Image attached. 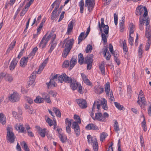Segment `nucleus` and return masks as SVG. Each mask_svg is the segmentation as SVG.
Segmentation results:
<instances>
[{
	"instance_id": "f257e3e1",
	"label": "nucleus",
	"mask_w": 151,
	"mask_h": 151,
	"mask_svg": "<svg viewBox=\"0 0 151 151\" xmlns=\"http://www.w3.org/2000/svg\"><path fill=\"white\" fill-rule=\"evenodd\" d=\"M90 116L94 120L104 122L106 121V119L109 117V114L106 112H104L103 115L100 112L96 113H95V115L93 113H91Z\"/></svg>"
},
{
	"instance_id": "f03ea898",
	"label": "nucleus",
	"mask_w": 151,
	"mask_h": 151,
	"mask_svg": "<svg viewBox=\"0 0 151 151\" xmlns=\"http://www.w3.org/2000/svg\"><path fill=\"white\" fill-rule=\"evenodd\" d=\"M143 12H144L142 17H146L147 15V10L145 6H140L137 7L136 11V14L137 15H141Z\"/></svg>"
},
{
	"instance_id": "7ed1b4c3",
	"label": "nucleus",
	"mask_w": 151,
	"mask_h": 151,
	"mask_svg": "<svg viewBox=\"0 0 151 151\" xmlns=\"http://www.w3.org/2000/svg\"><path fill=\"white\" fill-rule=\"evenodd\" d=\"M7 139L9 142H13L14 141V136L12 132V128L11 127H7Z\"/></svg>"
},
{
	"instance_id": "20e7f679",
	"label": "nucleus",
	"mask_w": 151,
	"mask_h": 151,
	"mask_svg": "<svg viewBox=\"0 0 151 151\" xmlns=\"http://www.w3.org/2000/svg\"><path fill=\"white\" fill-rule=\"evenodd\" d=\"M93 55H90L85 58L84 63L87 64V68L88 70H90L92 66Z\"/></svg>"
},
{
	"instance_id": "39448f33",
	"label": "nucleus",
	"mask_w": 151,
	"mask_h": 151,
	"mask_svg": "<svg viewBox=\"0 0 151 151\" xmlns=\"http://www.w3.org/2000/svg\"><path fill=\"white\" fill-rule=\"evenodd\" d=\"M74 43V40L73 39H66L63 41V45H65V48L67 50H70L73 47Z\"/></svg>"
},
{
	"instance_id": "423d86ee",
	"label": "nucleus",
	"mask_w": 151,
	"mask_h": 151,
	"mask_svg": "<svg viewBox=\"0 0 151 151\" xmlns=\"http://www.w3.org/2000/svg\"><path fill=\"white\" fill-rule=\"evenodd\" d=\"M85 6H88L89 12H92L95 5V0H85Z\"/></svg>"
},
{
	"instance_id": "0eeeda50",
	"label": "nucleus",
	"mask_w": 151,
	"mask_h": 151,
	"mask_svg": "<svg viewBox=\"0 0 151 151\" xmlns=\"http://www.w3.org/2000/svg\"><path fill=\"white\" fill-rule=\"evenodd\" d=\"M58 76V75H56L54 76L50 79L49 82L46 83V84L47 88H52L56 86L57 84L55 82V80L57 79Z\"/></svg>"
},
{
	"instance_id": "6e6552de",
	"label": "nucleus",
	"mask_w": 151,
	"mask_h": 151,
	"mask_svg": "<svg viewBox=\"0 0 151 151\" xmlns=\"http://www.w3.org/2000/svg\"><path fill=\"white\" fill-rule=\"evenodd\" d=\"M138 98V100L137 101V103L142 107V105L145 106L146 104L145 98L144 97L143 92L142 90L139 93Z\"/></svg>"
},
{
	"instance_id": "1a4fd4ad",
	"label": "nucleus",
	"mask_w": 151,
	"mask_h": 151,
	"mask_svg": "<svg viewBox=\"0 0 151 151\" xmlns=\"http://www.w3.org/2000/svg\"><path fill=\"white\" fill-rule=\"evenodd\" d=\"M150 19L147 17H143L142 18V17L140 16L139 18V27L141 30H142L144 28L143 26L144 24H145L146 25H148L149 23Z\"/></svg>"
},
{
	"instance_id": "9d476101",
	"label": "nucleus",
	"mask_w": 151,
	"mask_h": 151,
	"mask_svg": "<svg viewBox=\"0 0 151 151\" xmlns=\"http://www.w3.org/2000/svg\"><path fill=\"white\" fill-rule=\"evenodd\" d=\"M20 97L19 94L16 91L13 92L9 97V99L12 102H15L19 101Z\"/></svg>"
},
{
	"instance_id": "9b49d317",
	"label": "nucleus",
	"mask_w": 151,
	"mask_h": 151,
	"mask_svg": "<svg viewBox=\"0 0 151 151\" xmlns=\"http://www.w3.org/2000/svg\"><path fill=\"white\" fill-rule=\"evenodd\" d=\"M14 128L19 132L24 133H26V130H25L23 124L20 123H17L14 126Z\"/></svg>"
},
{
	"instance_id": "f8f14e48",
	"label": "nucleus",
	"mask_w": 151,
	"mask_h": 151,
	"mask_svg": "<svg viewBox=\"0 0 151 151\" xmlns=\"http://www.w3.org/2000/svg\"><path fill=\"white\" fill-rule=\"evenodd\" d=\"M76 102L79 107L81 109L86 108L87 106V104L84 99H79L76 100Z\"/></svg>"
},
{
	"instance_id": "ddd939ff",
	"label": "nucleus",
	"mask_w": 151,
	"mask_h": 151,
	"mask_svg": "<svg viewBox=\"0 0 151 151\" xmlns=\"http://www.w3.org/2000/svg\"><path fill=\"white\" fill-rule=\"evenodd\" d=\"M80 84V83L78 82L75 78H73V80H72V81L70 83V87L73 91H74L77 89L78 85Z\"/></svg>"
},
{
	"instance_id": "4468645a",
	"label": "nucleus",
	"mask_w": 151,
	"mask_h": 151,
	"mask_svg": "<svg viewBox=\"0 0 151 151\" xmlns=\"http://www.w3.org/2000/svg\"><path fill=\"white\" fill-rule=\"evenodd\" d=\"M13 116L16 119H18L19 121H22L23 119L22 116V112L21 109H19L18 111V113L14 111L12 112Z\"/></svg>"
},
{
	"instance_id": "2eb2a0df",
	"label": "nucleus",
	"mask_w": 151,
	"mask_h": 151,
	"mask_svg": "<svg viewBox=\"0 0 151 151\" xmlns=\"http://www.w3.org/2000/svg\"><path fill=\"white\" fill-rule=\"evenodd\" d=\"M47 34H46L43 37L40 43V46L42 48L45 47L48 42V39L46 38Z\"/></svg>"
},
{
	"instance_id": "dca6fc26",
	"label": "nucleus",
	"mask_w": 151,
	"mask_h": 151,
	"mask_svg": "<svg viewBox=\"0 0 151 151\" xmlns=\"http://www.w3.org/2000/svg\"><path fill=\"white\" fill-rule=\"evenodd\" d=\"M18 61L17 58H14L11 62L9 66V69L11 70H14L17 66Z\"/></svg>"
},
{
	"instance_id": "f3484780",
	"label": "nucleus",
	"mask_w": 151,
	"mask_h": 151,
	"mask_svg": "<svg viewBox=\"0 0 151 151\" xmlns=\"http://www.w3.org/2000/svg\"><path fill=\"white\" fill-rule=\"evenodd\" d=\"M48 132L46 129H42L39 127V129L38 130V134L42 137H45V136L47 135Z\"/></svg>"
},
{
	"instance_id": "a211bd4d",
	"label": "nucleus",
	"mask_w": 151,
	"mask_h": 151,
	"mask_svg": "<svg viewBox=\"0 0 151 151\" xmlns=\"http://www.w3.org/2000/svg\"><path fill=\"white\" fill-rule=\"evenodd\" d=\"M94 91L96 93L100 94L104 92V89L101 86L96 85L94 87Z\"/></svg>"
},
{
	"instance_id": "6ab92c4d",
	"label": "nucleus",
	"mask_w": 151,
	"mask_h": 151,
	"mask_svg": "<svg viewBox=\"0 0 151 151\" xmlns=\"http://www.w3.org/2000/svg\"><path fill=\"white\" fill-rule=\"evenodd\" d=\"M86 129L87 130H93L98 131L99 130L98 127L95 124L93 123H90L88 124L86 127Z\"/></svg>"
},
{
	"instance_id": "aec40b11",
	"label": "nucleus",
	"mask_w": 151,
	"mask_h": 151,
	"mask_svg": "<svg viewBox=\"0 0 151 151\" xmlns=\"http://www.w3.org/2000/svg\"><path fill=\"white\" fill-rule=\"evenodd\" d=\"M87 139L88 143H92L93 144L97 142V139L95 136L92 137L91 135H88L87 136Z\"/></svg>"
},
{
	"instance_id": "412c9836",
	"label": "nucleus",
	"mask_w": 151,
	"mask_h": 151,
	"mask_svg": "<svg viewBox=\"0 0 151 151\" xmlns=\"http://www.w3.org/2000/svg\"><path fill=\"white\" fill-rule=\"evenodd\" d=\"M101 106L103 109L107 110L108 109L107 100L104 98H102L101 99Z\"/></svg>"
},
{
	"instance_id": "4be33fe9",
	"label": "nucleus",
	"mask_w": 151,
	"mask_h": 151,
	"mask_svg": "<svg viewBox=\"0 0 151 151\" xmlns=\"http://www.w3.org/2000/svg\"><path fill=\"white\" fill-rule=\"evenodd\" d=\"M110 83L109 82H107L105 84V89L106 95L108 96H109L110 92H112V91L110 90Z\"/></svg>"
},
{
	"instance_id": "5701e85b",
	"label": "nucleus",
	"mask_w": 151,
	"mask_h": 151,
	"mask_svg": "<svg viewBox=\"0 0 151 151\" xmlns=\"http://www.w3.org/2000/svg\"><path fill=\"white\" fill-rule=\"evenodd\" d=\"M56 38V35L55 34L54 32H51L46 37L47 39H48V40L51 39V42H53Z\"/></svg>"
},
{
	"instance_id": "b1692460",
	"label": "nucleus",
	"mask_w": 151,
	"mask_h": 151,
	"mask_svg": "<svg viewBox=\"0 0 151 151\" xmlns=\"http://www.w3.org/2000/svg\"><path fill=\"white\" fill-rule=\"evenodd\" d=\"M125 18L124 17H122L121 19L119 22V29L120 31L122 32L124 30V20Z\"/></svg>"
},
{
	"instance_id": "393cba45",
	"label": "nucleus",
	"mask_w": 151,
	"mask_h": 151,
	"mask_svg": "<svg viewBox=\"0 0 151 151\" xmlns=\"http://www.w3.org/2000/svg\"><path fill=\"white\" fill-rule=\"evenodd\" d=\"M26 57L22 58L20 61V65L22 67H24L27 65V60Z\"/></svg>"
},
{
	"instance_id": "a878e982",
	"label": "nucleus",
	"mask_w": 151,
	"mask_h": 151,
	"mask_svg": "<svg viewBox=\"0 0 151 151\" xmlns=\"http://www.w3.org/2000/svg\"><path fill=\"white\" fill-rule=\"evenodd\" d=\"M70 67L69 68V70H71L74 66L77 63V60L75 58H72L70 60Z\"/></svg>"
},
{
	"instance_id": "bb28decb",
	"label": "nucleus",
	"mask_w": 151,
	"mask_h": 151,
	"mask_svg": "<svg viewBox=\"0 0 151 151\" xmlns=\"http://www.w3.org/2000/svg\"><path fill=\"white\" fill-rule=\"evenodd\" d=\"M47 63V61L45 60L40 65L39 68L37 70V73L38 74L41 73L44 68L45 66Z\"/></svg>"
},
{
	"instance_id": "cd10ccee",
	"label": "nucleus",
	"mask_w": 151,
	"mask_h": 151,
	"mask_svg": "<svg viewBox=\"0 0 151 151\" xmlns=\"http://www.w3.org/2000/svg\"><path fill=\"white\" fill-rule=\"evenodd\" d=\"M16 43V40H14L9 45V47L8 48L6 51V52L9 53L12 50L15 46Z\"/></svg>"
},
{
	"instance_id": "c85d7f7f",
	"label": "nucleus",
	"mask_w": 151,
	"mask_h": 151,
	"mask_svg": "<svg viewBox=\"0 0 151 151\" xmlns=\"http://www.w3.org/2000/svg\"><path fill=\"white\" fill-rule=\"evenodd\" d=\"M73 27V23L71 21L70 22L68 25L67 31V33L68 35L70 34V32H72Z\"/></svg>"
},
{
	"instance_id": "c756f323",
	"label": "nucleus",
	"mask_w": 151,
	"mask_h": 151,
	"mask_svg": "<svg viewBox=\"0 0 151 151\" xmlns=\"http://www.w3.org/2000/svg\"><path fill=\"white\" fill-rule=\"evenodd\" d=\"M63 75L64 79V81L70 84L73 78H71V77L68 76L65 73H63Z\"/></svg>"
},
{
	"instance_id": "7c9ffc66",
	"label": "nucleus",
	"mask_w": 151,
	"mask_h": 151,
	"mask_svg": "<svg viewBox=\"0 0 151 151\" xmlns=\"http://www.w3.org/2000/svg\"><path fill=\"white\" fill-rule=\"evenodd\" d=\"M104 53L106 60H109L111 58V55L107 48H106L104 50Z\"/></svg>"
},
{
	"instance_id": "2f4dec72",
	"label": "nucleus",
	"mask_w": 151,
	"mask_h": 151,
	"mask_svg": "<svg viewBox=\"0 0 151 151\" xmlns=\"http://www.w3.org/2000/svg\"><path fill=\"white\" fill-rule=\"evenodd\" d=\"M6 122V117L3 113H0V122L3 124H4Z\"/></svg>"
},
{
	"instance_id": "473e14b6",
	"label": "nucleus",
	"mask_w": 151,
	"mask_h": 151,
	"mask_svg": "<svg viewBox=\"0 0 151 151\" xmlns=\"http://www.w3.org/2000/svg\"><path fill=\"white\" fill-rule=\"evenodd\" d=\"M123 47L122 48L124 53L125 54H127L128 52V49L127 46V44L125 40L123 41L122 42Z\"/></svg>"
},
{
	"instance_id": "72a5a7b5",
	"label": "nucleus",
	"mask_w": 151,
	"mask_h": 151,
	"mask_svg": "<svg viewBox=\"0 0 151 151\" xmlns=\"http://www.w3.org/2000/svg\"><path fill=\"white\" fill-rule=\"evenodd\" d=\"M84 58L83 54L80 53L78 55V63L80 65H82L84 62Z\"/></svg>"
},
{
	"instance_id": "f704fd0d",
	"label": "nucleus",
	"mask_w": 151,
	"mask_h": 151,
	"mask_svg": "<svg viewBox=\"0 0 151 151\" xmlns=\"http://www.w3.org/2000/svg\"><path fill=\"white\" fill-rule=\"evenodd\" d=\"M44 99L40 96L36 97V99L34 100L35 102L36 103H40L44 102Z\"/></svg>"
},
{
	"instance_id": "c9c22d12",
	"label": "nucleus",
	"mask_w": 151,
	"mask_h": 151,
	"mask_svg": "<svg viewBox=\"0 0 151 151\" xmlns=\"http://www.w3.org/2000/svg\"><path fill=\"white\" fill-rule=\"evenodd\" d=\"M86 35H85L84 32H82L80 34L78 37V44H79L83 40H84L86 37H85Z\"/></svg>"
},
{
	"instance_id": "e433bc0d",
	"label": "nucleus",
	"mask_w": 151,
	"mask_h": 151,
	"mask_svg": "<svg viewBox=\"0 0 151 151\" xmlns=\"http://www.w3.org/2000/svg\"><path fill=\"white\" fill-rule=\"evenodd\" d=\"M134 27L135 26L132 23H131L129 25V34H133L134 32Z\"/></svg>"
},
{
	"instance_id": "4c0bfd02",
	"label": "nucleus",
	"mask_w": 151,
	"mask_h": 151,
	"mask_svg": "<svg viewBox=\"0 0 151 151\" xmlns=\"http://www.w3.org/2000/svg\"><path fill=\"white\" fill-rule=\"evenodd\" d=\"M79 6L80 8V12L82 14L83 12L84 2L83 0H81L79 2Z\"/></svg>"
},
{
	"instance_id": "58836bf2",
	"label": "nucleus",
	"mask_w": 151,
	"mask_h": 151,
	"mask_svg": "<svg viewBox=\"0 0 151 151\" xmlns=\"http://www.w3.org/2000/svg\"><path fill=\"white\" fill-rule=\"evenodd\" d=\"M147 38V42L146 43V45L145 46V50L146 51L148 50L150 47L151 44V37L149 38V37H146Z\"/></svg>"
},
{
	"instance_id": "ea45409f",
	"label": "nucleus",
	"mask_w": 151,
	"mask_h": 151,
	"mask_svg": "<svg viewBox=\"0 0 151 151\" xmlns=\"http://www.w3.org/2000/svg\"><path fill=\"white\" fill-rule=\"evenodd\" d=\"M114 129L115 131L117 133H118L120 131V128L118 122L116 121H115L114 124Z\"/></svg>"
},
{
	"instance_id": "a19ab883",
	"label": "nucleus",
	"mask_w": 151,
	"mask_h": 151,
	"mask_svg": "<svg viewBox=\"0 0 151 151\" xmlns=\"http://www.w3.org/2000/svg\"><path fill=\"white\" fill-rule=\"evenodd\" d=\"M53 111L54 112L56 116L58 117H60L61 113L59 110L57 108L54 107L53 109Z\"/></svg>"
},
{
	"instance_id": "79ce46f5",
	"label": "nucleus",
	"mask_w": 151,
	"mask_h": 151,
	"mask_svg": "<svg viewBox=\"0 0 151 151\" xmlns=\"http://www.w3.org/2000/svg\"><path fill=\"white\" fill-rule=\"evenodd\" d=\"M108 136V134L105 132H103L101 133L100 135V141H103Z\"/></svg>"
},
{
	"instance_id": "37998d69",
	"label": "nucleus",
	"mask_w": 151,
	"mask_h": 151,
	"mask_svg": "<svg viewBox=\"0 0 151 151\" xmlns=\"http://www.w3.org/2000/svg\"><path fill=\"white\" fill-rule=\"evenodd\" d=\"M21 145L22 146V148L24 149L25 151H30L29 148H28L25 142L24 141L22 142L21 143Z\"/></svg>"
},
{
	"instance_id": "c03bdc74",
	"label": "nucleus",
	"mask_w": 151,
	"mask_h": 151,
	"mask_svg": "<svg viewBox=\"0 0 151 151\" xmlns=\"http://www.w3.org/2000/svg\"><path fill=\"white\" fill-rule=\"evenodd\" d=\"M114 105L119 110H124V108L123 106L117 102H115L114 103Z\"/></svg>"
},
{
	"instance_id": "a18cd8bd",
	"label": "nucleus",
	"mask_w": 151,
	"mask_h": 151,
	"mask_svg": "<svg viewBox=\"0 0 151 151\" xmlns=\"http://www.w3.org/2000/svg\"><path fill=\"white\" fill-rule=\"evenodd\" d=\"M13 78L12 76L10 74L6 75L5 77V80L9 82H11L13 81Z\"/></svg>"
},
{
	"instance_id": "49530a36",
	"label": "nucleus",
	"mask_w": 151,
	"mask_h": 151,
	"mask_svg": "<svg viewBox=\"0 0 151 151\" xmlns=\"http://www.w3.org/2000/svg\"><path fill=\"white\" fill-rule=\"evenodd\" d=\"M29 8V7H27L26 5H25V7L23 9L20 13V16H23L28 10Z\"/></svg>"
},
{
	"instance_id": "de8ad7c7",
	"label": "nucleus",
	"mask_w": 151,
	"mask_h": 151,
	"mask_svg": "<svg viewBox=\"0 0 151 151\" xmlns=\"http://www.w3.org/2000/svg\"><path fill=\"white\" fill-rule=\"evenodd\" d=\"M99 69L102 74L104 76L105 75V67L104 64H101L99 66Z\"/></svg>"
},
{
	"instance_id": "09e8293b",
	"label": "nucleus",
	"mask_w": 151,
	"mask_h": 151,
	"mask_svg": "<svg viewBox=\"0 0 151 151\" xmlns=\"http://www.w3.org/2000/svg\"><path fill=\"white\" fill-rule=\"evenodd\" d=\"M101 35L102 40L104 42V43L105 44L107 42V40L105 34L103 32V31L101 32Z\"/></svg>"
},
{
	"instance_id": "8fccbe9b",
	"label": "nucleus",
	"mask_w": 151,
	"mask_h": 151,
	"mask_svg": "<svg viewBox=\"0 0 151 151\" xmlns=\"http://www.w3.org/2000/svg\"><path fill=\"white\" fill-rule=\"evenodd\" d=\"M58 137H59L60 140L62 142H64L66 140L67 138L65 135H63L61 134H58Z\"/></svg>"
},
{
	"instance_id": "3c124183",
	"label": "nucleus",
	"mask_w": 151,
	"mask_h": 151,
	"mask_svg": "<svg viewBox=\"0 0 151 151\" xmlns=\"http://www.w3.org/2000/svg\"><path fill=\"white\" fill-rule=\"evenodd\" d=\"M45 119L46 122L48 123V124L50 126H51L53 125L54 124L53 122L51 119L48 117H45Z\"/></svg>"
},
{
	"instance_id": "603ef678",
	"label": "nucleus",
	"mask_w": 151,
	"mask_h": 151,
	"mask_svg": "<svg viewBox=\"0 0 151 151\" xmlns=\"http://www.w3.org/2000/svg\"><path fill=\"white\" fill-rule=\"evenodd\" d=\"M70 50H67V49H65V48L63 53V58H65L68 55L69 53Z\"/></svg>"
},
{
	"instance_id": "864d4df0",
	"label": "nucleus",
	"mask_w": 151,
	"mask_h": 151,
	"mask_svg": "<svg viewBox=\"0 0 151 151\" xmlns=\"http://www.w3.org/2000/svg\"><path fill=\"white\" fill-rule=\"evenodd\" d=\"M73 121V120L67 118L65 120V124L67 125V126H71V122Z\"/></svg>"
},
{
	"instance_id": "5fc2aeb1",
	"label": "nucleus",
	"mask_w": 151,
	"mask_h": 151,
	"mask_svg": "<svg viewBox=\"0 0 151 151\" xmlns=\"http://www.w3.org/2000/svg\"><path fill=\"white\" fill-rule=\"evenodd\" d=\"M78 122H74L72 123V128L73 129H75L77 128L80 127L78 125Z\"/></svg>"
},
{
	"instance_id": "6e6d98bb",
	"label": "nucleus",
	"mask_w": 151,
	"mask_h": 151,
	"mask_svg": "<svg viewBox=\"0 0 151 151\" xmlns=\"http://www.w3.org/2000/svg\"><path fill=\"white\" fill-rule=\"evenodd\" d=\"M104 32L106 35L108 34L109 33V27L107 25H106L103 27Z\"/></svg>"
},
{
	"instance_id": "4d7b16f0",
	"label": "nucleus",
	"mask_w": 151,
	"mask_h": 151,
	"mask_svg": "<svg viewBox=\"0 0 151 151\" xmlns=\"http://www.w3.org/2000/svg\"><path fill=\"white\" fill-rule=\"evenodd\" d=\"M69 62L68 60H65L64 61L62 65V67L63 68H67L70 67Z\"/></svg>"
},
{
	"instance_id": "13d9d810",
	"label": "nucleus",
	"mask_w": 151,
	"mask_h": 151,
	"mask_svg": "<svg viewBox=\"0 0 151 151\" xmlns=\"http://www.w3.org/2000/svg\"><path fill=\"white\" fill-rule=\"evenodd\" d=\"M58 75L57 78H58V82H60V83H62L64 80V77L63 75V73L62 75H59V74H58Z\"/></svg>"
},
{
	"instance_id": "bf43d9fd",
	"label": "nucleus",
	"mask_w": 151,
	"mask_h": 151,
	"mask_svg": "<svg viewBox=\"0 0 151 151\" xmlns=\"http://www.w3.org/2000/svg\"><path fill=\"white\" fill-rule=\"evenodd\" d=\"M92 50V47L91 45H87L86 49V51L87 53L90 52Z\"/></svg>"
},
{
	"instance_id": "052dcab7",
	"label": "nucleus",
	"mask_w": 151,
	"mask_h": 151,
	"mask_svg": "<svg viewBox=\"0 0 151 151\" xmlns=\"http://www.w3.org/2000/svg\"><path fill=\"white\" fill-rule=\"evenodd\" d=\"M35 78L29 77V81L28 82V86H29L30 85H32L35 80Z\"/></svg>"
},
{
	"instance_id": "680f3d73",
	"label": "nucleus",
	"mask_w": 151,
	"mask_h": 151,
	"mask_svg": "<svg viewBox=\"0 0 151 151\" xmlns=\"http://www.w3.org/2000/svg\"><path fill=\"white\" fill-rule=\"evenodd\" d=\"M131 34H129L128 42L129 44L132 46L133 44L134 40L133 37H131Z\"/></svg>"
},
{
	"instance_id": "e2e57ef3",
	"label": "nucleus",
	"mask_w": 151,
	"mask_h": 151,
	"mask_svg": "<svg viewBox=\"0 0 151 151\" xmlns=\"http://www.w3.org/2000/svg\"><path fill=\"white\" fill-rule=\"evenodd\" d=\"M42 16L41 15H40L39 16L37 19V20L36 21V18H35L33 20V22L32 23V25L34 24L35 22L37 23V24H38L40 22V20H41V18H42Z\"/></svg>"
},
{
	"instance_id": "0e129e2a",
	"label": "nucleus",
	"mask_w": 151,
	"mask_h": 151,
	"mask_svg": "<svg viewBox=\"0 0 151 151\" xmlns=\"http://www.w3.org/2000/svg\"><path fill=\"white\" fill-rule=\"evenodd\" d=\"M105 25H106L104 24V22H101V24H100L99 21L98 26L99 28L100 31L101 32H102L103 31V27Z\"/></svg>"
},
{
	"instance_id": "69168bd1",
	"label": "nucleus",
	"mask_w": 151,
	"mask_h": 151,
	"mask_svg": "<svg viewBox=\"0 0 151 151\" xmlns=\"http://www.w3.org/2000/svg\"><path fill=\"white\" fill-rule=\"evenodd\" d=\"M74 119L77 121L76 122H78L79 124H80L81 123V121L80 117L76 114H75L73 116Z\"/></svg>"
},
{
	"instance_id": "338daca9",
	"label": "nucleus",
	"mask_w": 151,
	"mask_h": 151,
	"mask_svg": "<svg viewBox=\"0 0 151 151\" xmlns=\"http://www.w3.org/2000/svg\"><path fill=\"white\" fill-rule=\"evenodd\" d=\"M45 100L46 101L47 103L49 104L51 103V101L50 98V96L48 94H46V95L45 97Z\"/></svg>"
},
{
	"instance_id": "774afa93",
	"label": "nucleus",
	"mask_w": 151,
	"mask_h": 151,
	"mask_svg": "<svg viewBox=\"0 0 151 151\" xmlns=\"http://www.w3.org/2000/svg\"><path fill=\"white\" fill-rule=\"evenodd\" d=\"M75 133L76 134V136L78 137L80 134V127L74 129Z\"/></svg>"
}]
</instances>
